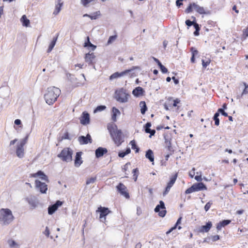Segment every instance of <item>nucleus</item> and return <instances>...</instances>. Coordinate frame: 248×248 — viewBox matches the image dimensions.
I'll return each instance as SVG.
<instances>
[{
  "label": "nucleus",
  "mask_w": 248,
  "mask_h": 248,
  "mask_svg": "<svg viewBox=\"0 0 248 248\" xmlns=\"http://www.w3.org/2000/svg\"><path fill=\"white\" fill-rule=\"evenodd\" d=\"M107 127L113 141L117 146H119L124 141L121 130L118 129L114 123L109 124Z\"/></svg>",
  "instance_id": "f257e3e1"
},
{
  "label": "nucleus",
  "mask_w": 248,
  "mask_h": 248,
  "mask_svg": "<svg viewBox=\"0 0 248 248\" xmlns=\"http://www.w3.org/2000/svg\"><path fill=\"white\" fill-rule=\"evenodd\" d=\"M61 93V90L55 87H50L47 88L44 98L46 102L48 105L53 104L57 99Z\"/></svg>",
  "instance_id": "f03ea898"
},
{
  "label": "nucleus",
  "mask_w": 248,
  "mask_h": 248,
  "mask_svg": "<svg viewBox=\"0 0 248 248\" xmlns=\"http://www.w3.org/2000/svg\"><path fill=\"white\" fill-rule=\"evenodd\" d=\"M14 217L12 211L8 208H2L0 210V221L4 224L10 223L14 219Z\"/></svg>",
  "instance_id": "7ed1b4c3"
},
{
  "label": "nucleus",
  "mask_w": 248,
  "mask_h": 248,
  "mask_svg": "<svg viewBox=\"0 0 248 248\" xmlns=\"http://www.w3.org/2000/svg\"><path fill=\"white\" fill-rule=\"evenodd\" d=\"M193 10H195L197 13L201 15L209 14V12H206L205 9L203 7H201L194 2L189 4L186 9L185 12L186 13H190Z\"/></svg>",
  "instance_id": "20e7f679"
},
{
  "label": "nucleus",
  "mask_w": 248,
  "mask_h": 248,
  "mask_svg": "<svg viewBox=\"0 0 248 248\" xmlns=\"http://www.w3.org/2000/svg\"><path fill=\"white\" fill-rule=\"evenodd\" d=\"M180 103V100L179 98L173 99L172 97H170L167 99V101L164 104V108L166 110H171L174 108L176 110L179 109L178 104Z\"/></svg>",
  "instance_id": "39448f33"
},
{
  "label": "nucleus",
  "mask_w": 248,
  "mask_h": 248,
  "mask_svg": "<svg viewBox=\"0 0 248 248\" xmlns=\"http://www.w3.org/2000/svg\"><path fill=\"white\" fill-rule=\"evenodd\" d=\"M72 151L69 148H64L58 155L63 161L70 162L72 160Z\"/></svg>",
  "instance_id": "423d86ee"
},
{
  "label": "nucleus",
  "mask_w": 248,
  "mask_h": 248,
  "mask_svg": "<svg viewBox=\"0 0 248 248\" xmlns=\"http://www.w3.org/2000/svg\"><path fill=\"white\" fill-rule=\"evenodd\" d=\"M129 96V95L126 93V91L123 88L116 91L115 93V99L121 103L127 102Z\"/></svg>",
  "instance_id": "0eeeda50"
},
{
  "label": "nucleus",
  "mask_w": 248,
  "mask_h": 248,
  "mask_svg": "<svg viewBox=\"0 0 248 248\" xmlns=\"http://www.w3.org/2000/svg\"><path fill=\"white\" fill-rule=\"evenodd\" d=\"M203 190H207V187L203 183H195L185 191V194H188L194 192Z\"/></svg>",
  "instance_id": "6e6552de"
},
{
  "label": "nucleus",
  "mask_w": 248,
  "mask_h": 248,
  "mask_svg": "<svg viewBox=\"0 0 248 248\" xmlns=\"http://www.w3.org/2000/svg\"><path fill=\"white\" fill-rule=\"evenodd\" d=\"M117 191L125 199H129L130 198L129 194L126 186L123 183H120L116 186Z\"/></svg>",
  "instance_id": "1a4fd4ad"
},
{
  "label": "nucleus",
  "mask_w": 248,
  "mask_h": 248,
  "mask_svg": "<svg viewBox=\"0 0 248 248\" xmlns=\"http://www.w3.org/2000/svg\"><path fill=\"white\" fill-rule=\"evenodd\" d=\"M96 212L100 213L99 218L103 222H106V216L110 213L108 208L102 206L99 207Z\"/></svg>",
  "instance_id": "9d476101"
},
{
  "label": "nucleus",
  "mask_w": 248,
  "mask_h": 248,
  "mask_svg": "<svg viewBox=\"0 0 248 248\" xmlns=\"http://www.w3.org/2000/svg\"><path fill=\"white\" fill-rule=\"evenodd\" d=\"M178 176V173H176L170 178L169 182L167 183V186L163 192V195L165 196L170 191L171 187L173 186L175 183Z\"/></svg>",
  "instance_id": "9b49d317"
},
{
  "label": "nucleus",
  "mask_w": 248,
  "mask_h": 248,
  "mask_svg": "<svg viewBox=\"0 0 248 248\" xmlns=\"http://www.w3.org/2000/svg\"><path fill=\"white\" fill-rule=\"evenodd\" d=\"M160 204L157 205L155 209V212H158V215L161 217H164L166 214V211L165 209V204L163 201H160L159 202Z\"/></svg>",
  "instance_id": "f8f14e48"
},
{
  "label": "nucleus",
  "mask_w": 248,
  "mask_h": 248,
  "mask_svg": "<svg viewBox=\"0 0 248 248\" xmlns=\"http://www.w3.org/2000/svg\"><path fill=\"white\" fill-rule=\"evenodd\" d=\"M95 58L96 56L93 52L86 54L84 57L85 61L91 65H93L95 63Z\"/></svg>",
  "instance_id": "ddd939ff"
},
{
  "label": "nucleus",
  "mask_w": 248,
  "mask_h": 248,
  "mask_svg": "<svg viewBox=\"0 0 248 248\" xmlns=\"http://www.w3.org/2000/svg\"><path fill=\"white\" fill-rule=\"evenodd\" d=\"M35 184L36 188L39 190L41 193H46L47 190V185L37 180H35Z\"/></svg>",
  "instance_id": "4468645a"
},
{
  "label": "nucleus",
  "mask_w": 248,
  "mask_h": 248,
  "mask_svg": "<svg viewBox=\"0 0 248 248\" xmlns=\"http://www.w3.org/2000/svg\"><path fill=\"white\" fill-rule=\"evenodd\" d=\"M62 202L60 201H57L56 203L51 206L48 208V212L49 215L53 214L58 208L62 204Z\"/></svg>",
  "instance_id": "2eb2a0df"
},
{
  "label": "nucleus",
  "mask_w": 248,
  "mask_h": 248,
  "mask_svg": "<svg viewBox=\"0 0 248 248\" xmlns=\"http://www.w3.org/2000/svg\"><path fill=\"white\" fill-rule=\"evenodd\" d=\"M25 145V142H21L19 145L17 147L16 150V154L17 156L19 158H22L24 156V152L23 147Z\"/></svg>",
  "instance_id": "dca6fc26"
},
{
  "label": "nucleus",
  "mask_w": 248,
  "mask_h": 248,
  "mask_svg": "<svg viewBox=\"0 0 248 248\" xmlns=\"http://www.w3.org/2000/svg\"><path fill=\"white\" fill-rule=\"evenodd\" d=\"M30 177L34 178L39 177L42 180H45L46 182L48 181L47 176L41 170H39L36 173L31 174Z\"/></svg>",
  "instance_id": "f3484780"
},
{
  "label": "nucleus",
  "mask_w": 248,
  "mask_h": 248,
  "mask_svg": "<svg viewBox=\"0 0 248 248\" xmlns=\"http://www.w3.org/2000/svg\"><path fill=\"white\" fill-rule=\"evenodd\" d=\"M80 123L82 124L86 125L90 123V115L89 114L86 112L82 113V116L80 118Z\"/></svg>",
  "instance_id": "a211bd4d"
},
{
  "label": "nucleus",
  "mask_w": 248,
  "mask_h": 248,
  "mask_svg": "<svg viewBox=\"0 0 248 248\" xmlns=\"http://www.w3.org/2000/svg\"><path fill=\"white\" fill-rule=\"evenodd\" d=\"M231 222V220L226 219L222 220L216 225V228L217 230L220 231L222 228L225 227L227 225H229Z\"/></svg>",
  "instance_id": "6ab92c4d"
},
{
  "label": "nucleus",
  "mask_w": 248,
  "mask_h": 248,
  "mask_svg": "<svg viewBox=\"0 0 248 248\" xmlns=\"http://www.w3.org/2000/svg\"><path fill=\"white\" fill-rule=\"evenodd\" d=\"M212 223L211 221H208L206 225L202 226L199 229L201 232H207L209 231L212 227Z\"/></svg>",
  "instance_id": "aec40b11"
},
{
  "label": "nucleus",
  "mask_w": 248,
  "mask_h": 248,
  "mask_svg": "<svg viewBox=\"0 0 248 248\" xmlns=\"http://www.w3.org/2000/svg\"><path fill=\"white\" fill-rule=\"evenodd\" d=\"M78 140L81 144H87L89 142H92L91 137L89 134H87L86 137L80 136L79 137Z\"/></svg>",
  "instance_id": "412c9836"
},
{
  "label": "nucleus",
  "mask_w": 248,
  "mask_h": 248,
  "mask_svg": "<svg viewBox=\"0 0 248 248\" xmlns=\"http://www.w3.org/2000/svg\"><path fill=\"white\" fill-rule=\"evenodd\" d=\"M144 90L141 87H137L132 91L133 95L136 97L141 96L143 94Z\"/></svg>",
  "instance_id": "4be33fe9"
},
{
  "label": "nucleus",
  "mask_w": 248,
  "mask_h": 248,
  "mask_svg": "<svg viewBox=\"0 0 248 248\" xmlns=\"http://www.w3.org/2000/svg\"><path fill=\"white\" fill-rule=\"evenodd\" d=\"M107 152L108 151L106 148L99 147L95 151V156L97 158L100 157L107 153Z\"/></svg>",
  "instance_id": "5701e85b"
},
{
  "label": "nucleus",
  "mask_w": 248,
  "mask_h": 248,
  "mask_svg": "<svg viewBox=\"0 0 248 248\" xmlns=\"http://www.w3.org/2000/svg\"><path fill=\"white\" fill-rule=\"evenodd\" d=\"M151 126V123H147L145 125V131L147 133H150V137H151L152 136H154L155 133V130H152L150 128Z\"/></svg>",
  "instance_id": "b1692460"
},
{
  "label": "nucleus",
  "mask_w": 248,
  "mask_h": 248,
  "mask_svg": "<svg viewBox=\"0 0 248 248\" xmlns=\"http://www.w3.org/2000/svg\"><path fill=\"white\" fill-rule=\"evenodd\" d=\"M111 119L113 122H116L117 121V116L120 114V111L118 108L113 107Z\"/></svg>",
  "instance_id": "393cba45"
},
{
  "label": "nucleus",
  "mask_w": 248,
  "mask_h": 248,
  "mask_svg": "<svg viewBox=\"0 0 248 248\" xmlns=\"http://www.w3.org/2000/svg\"><path fill=\"white\" fill-rule=\"evenodd\" d=\"M82 163L81 160V154L80 152H78L76 154V158L75 159V166L77 167H79Z\"/></svg>",
  "instance_id": "a878e982"
},
{
  "label": "nucleus",
  "mask_w": 248,
  "mask_h": 248,
  "mask_svg": "<svg viewBox=\"0 0 248 248\" xmlns=\"http://www.w3.org/2000/svg\"><path fill=\"white\" fill-rule=\"evenodd\" d=\"M101 15L100 12L99 11H97L96 12L93 13L92 15H88L87 14H85L83 15V17H89L92 20L96 19L100 16Z\"/></svg>",
  "instance_id": "bb28decb"
},
{
  "label": "nucleus",
  "mask_w": 248,
  "mask_h": 248,
  "mask_svg": "<svg viewBox=\"0 0 248 248\" xmlns=\"http://www.w3.org/2000/svg\"><path fill=\"white\" fill-rule=\"evenodd\" d=\"M165 148L167 151L170 153V154H172L174 152V150L171 146V141L170 140H165Z\"/></svg>",
  "instance_id": "cd10ccee"
},
{
  "label": "nucleus",
  "mask_w": 248,
  "mask_h": 248,
  "mask_svg": "<svg viewBox=\"0 0 248 248\" xmlns=\"http://www.w3.org/2000/svg\"><path fill=\"white\" fill-rule=\"evenodd\" d=\"M145 156L151 162H153L154 161V153L151 149H149L146 151Z\"/></svg>",
  "instance_id": "c85d7f7f"
},
{
  "label": "nucleus",
  "mask_w": 248,
  "mask_h": 248,
  "mask_svg": "<svg viewBox=\"0 0 248 248\" xmlns=\"http://www.w3.org/2000/svg\"><path fill=\"white\" fill-rule=\"evenodd\" d=\"M58 37V34L56 37H54L52 41L51 42L50 44L49 45V46H48V49L47 51V52L48 53H49L50 52H51V50H52V49L53 48V47H54V46L56 44V41L57 40Z\"/></svg>",
  "instance_id": "c756f323"
},
{
  "label": "nucleus",
  "mask_w": 248,
  "mask_h": 248,
  "mask_svg": "<svg viewBox=\"0 0 248 248\" xmlns=\"http://www.w3.org/2000/svg\"><path fill=\"white\" fill-rule=\"evenodd\" d=\"M91 47L93 50H94L96 48V46L92 44L90 41V38L89 36L87 37V41L84 43V47Z\"/></svg>",
  "instance_id": "7c9ffc66"
},
{
  "label": "nucleus",
  "mask_w": 248,
  "mask_h": 248,
  "mask_svg": "<svg viewBox=\"0 0 248 248\" xmlns=\"http://www.w3.org/2000/svg\"><path fill=\"white\" fill-rule=\"evenodd\" d=\"M140 112L142 114H144L147 110V107L145 101H141L140 103Z\"/></svg>",
  "instance_id": "2f4dec72"
},
{
  "label": "nucleus",
  "mask_w": 248,
  "mask_h": 248,
  "mask_svg": "<svg viewBox=\"0 0 248 248\" xmlns=\"http://www.w3.org/2000/svg\"><path fill=\"white\" fill-rule=\"evenodd\" d=\"M21 22L22 23L23 26L25 27H28L30 25V20L27 18L26 15H23L21 18Z\"/></svg>",
  "instance_id": "473e14b6"
},
{
  "label": "nucleus",
  "mask_w": 248,
  "mask_h": 248,
  "mask_svg": "<svg viewBox=\"0 0 248 248\" xmlns=\"http://www.w3.org/2000/svg\"><path fill=\"white\" fill-rule=\"evenodd\" d=\"M136 68V67L133 66L132 68L130 69H126L124 71H122L121 72H119L120 78L125 76L127 75L128 74H130V73L135 69Z\"/></svg>",
  "instance_id": "72a5a7b5"
},
{
  "label": "nucleus",
  "mask_w": 248,
  "mask_h": 248,
  "mask_svg": "<svg viewBox=\"0 0 248 248\" xmlns=\"http://www.w3.org/2000/svg\"><path fill=\"white\" fill-rule=\"evenodd\" d=\"M61 0H59V3L55 6V9L53 12V14L55 15H58L61 10L62 3H61Z\"/></svg>",
  "instance_id": "f704fd0d"
},
{
  "label": "nucleus",
  "mask_w": 248,
  "mask_h": 248,
  "mask_svg": "<svg viewBox=\"0 0 248 248\" xmlns=\"http://www.w3.org/2000/svg\"><path fill=\"white\" fill-rule=\"evenodd\" d=\"M130 144L131 145V148L133 150H135V152L136 153H139V152L140 151V148L137 146V145L136 144V141L135 140H131L130 142Z\"/></svg>",
  "instance_id": "c9c22d12"
},
{
  "label": "nucleus",
  "mask_w": 248,
  "mask_h": 248,
  "mask_svg": "<svg viewBox=\"0 0 248 248\" xmlns=\"http://www.w3.org/2000/svg\"><path fill=\"white\" fill-rule=\"evenodd\" d=\"M131 152V150L130 149V148H127L125 151V152H123V151H122V152H120L118 154V156L120 157H124L126 155L130 154Z\"/></svg>",
  "instance_id": "e433bc0d"
},
{
  "label": "nucleus",
  "mask_w": 248,
  "mask_h": 248,
  "mask_svg": "<svg viewBox=\"0 0 248 248\" xmlns=\"http://www.w3.org/2000/svg\"><path fill=\"white\" fill-rule=\"evenodd\" d=\"M242 37L244 40L248 37V26L243 29L242 31Z\"/></svg>",
  "instance_id": "4c0bfd02"
},
{
  "label": "nucleus",
  "mask_w": 248,
  "mask_h": 248,
  "mask_svg": "<svg viewBox=\"0 0 248 248\" xmlns=\"http://www.w3.org/2000/svg\"><path fill=\"white\" fill-rule=\"evenodd\" d=\"M8 244L10 247H16L17 248L18 245L13 240L10 239L8 241Z\"/></svg>",
  "instance_id": "58836bf2"
},
{
  "label": "nucleus",
  "mask_w": 248,
  "mask_h": 248,
  "mask_svg": "<svg viewBox=\"0 0 248 248\" xmlns=\"http://www.w3.org/2000/svg\"><path fill=\"white\" fill-rule=\"evenodd\" d=\"M118 78H120V73L118 72L114 73L109 77L110 80H112Z\"/></svg>",
  "instance_id": "ea45409f"
},
{
  "label": "nucleus",
  "mask_w": 248,
  "mask_h": 248,
  "mask_svg": "<svg viewBox=\"0 0 248 248\" xmlns=\"http://www.w3.org/2000/svg\"><path fill=\"white\" fill-rule=\"evenodd\" d=\"M132 173L133 174V179L135 181H136L137 178H138V176L139 175V170H138V168L133 169V170L132 171Z\"/></svg>",
  "instance_id": "a19ab883"
},
{
  "label": "nucleus",
  "mask_w": 248,
  "mask_h": 248,
  "mask_svg": "<svg viewBox=\"0 0 248 248\" xmlns=\"http://www.w3.org/2000/svg\"><path fill=\"white\" fill-rule=\"evenodd\" d=\"M117 37V35H114L110 36L109 37V38H108V42H107V44L109 45V44H111L113 42H114L116 40Z\"/></svg>",
  "instance_id": "79ce46f5"
},
{
  "label": "nucleus",
  "mask_w": 248,
  "mask_h": 248,
  "mask_svg": "<svg viewBox=\"0 0 248 248\" xmlns=\"http://www.w3.org/2000/svg\"><path fill=\"white\" fill-rule=\"evenodd\" d=\"M219 113L216 112L214 116V120L215 121V124L216 125H218L219 124V120L218 119Z\"/></svg>",
  "instance_id": "37998d69"
},
{
  "label": "nucleus",
  "mask_w": 248,
  "mask_h": 248,
  "mask_svg": "<svg viewBox=\"0 0 248 248\" xmlns=\"http://www.w3.org/2000/svg\"><path fill=\"white\" fill-rule=\"evenodd\" d=\"M211 62V61L209 59H208L206 61L204 60H202V65L203 68L205 69L206 68V67L210 64Z\"/></svg>",
  "instance_id": "c03bdc74"
},
{
  "label": "nucleus",
  "mask_w": 248,
  "mask_h": 248,
  "mask_svg": "<svg viewBox=\"0 0 248 248\" xmlns=\"http://www.w3.org/2000/svg\"><path fill=\"white\" fill-rule=\"evenodd\" d=\"M243 84L245 86V89L243 90L241 96L248 93V85H247L246 82H243Z\"/></svg>",
  "instance_id": "a18cd8bd"
},
{
  "label": "nucleus",
  "mask_w": 248,
  "mask_h": 248,
  "mask_svg": "<svg viewBox=\"0 0 248 248\" xmlns=\"http://www.w3.org/2000/svg\"><path fill=\"white\" fill-rule=\"evenodd\" d=\"M96 180V177L90 178L86 180V185H88L91 183H93L95 182Z\"/></svg>",
  "instance_id": "49530a36"
},
{
  "label": "nucleus",
  "mask_w": 248,
  "mask_h": 248,
  "mask_svg": "<svg viewBox=\"0 0 248 248\" xmlns=\"http://www.w3.org/2000/svg\"><path fill=\"white\" fill-rule=\"evenodd\" d=\"M106 108L105 106H99L96 108L94 110V112L101 111L105 110Z\"/></svg>",
  "instance_id": "de8ad7c7"
},
{
  "label": "nucleus",
  "mask_w": 248,
  "mask_h": 248,
  "mask_svg": "<svg viewBox=\"0 0 248 248\" xmlns=\"http://www.w3.org/2000/svg\"><path fill=\"white\" fill-rule=\"evenodd\" d=\"M213 204V202L212 201L208 202L204 206V210L206 212H207L209 209L210 208L211 205Z\"/></svg>",
  "instance_id": "09e8293b"
},
{
  "label": "nucleus",
  "mask_w": 248,
  "mask_h": 248,
  "mask_svg": "<svg viewBox=\"0 0 248 248\" xmlns=\"http://www.w3.org/2000/svg\"><path fill=\"white\" fill-rule=\"evenodd\" d=\"M95 0H81V3L84 6H87L88 4Z\"/></svg>",
  "instance_id": "8fccbe9b"
},
{
  "label": "nucleus",
  "mask_w": 248,
  "mask_h": 248,
  "mask_svg": "<svg viewBox=\"0 0 248 248\" xmlns=\"http://www.w3.org/2000/svg\"><path fill=\"white\" fill-rule=\"evenodd\" d=\"M210 239L212 242H216L220 239V236L218 235H212Z\"/></svg>",
  "instance_id": "3c124183"
},
{
  "label": "nucleus",
  "mask_w": 248,
  "mask_h": 248,
  "mask_svg": "<svg viewBox=\"0 0 248 248\" xmlns=\"http://www.w3.org/2000/svg\"><path fill=\"white\" fill-rule=\"evenodd\" d=\"M190 51L192 52V56H195L198 54V51L193 47L190 48Z\"/></svg>",
  "instance_id": "603ef678"
},
{
  "label": "nucleus",
  "mask_w": 248,
  "mask_h": 248,
  "mask_svg": "<svg viewBox=\"0 0 248 248\" xmlns=\"http://www.w3.org/2000/svg\"><path fill=\"white\" fill-rule=\"evenodd\" d=\"M217 112H220L222 115L225 117L228 116L227 113H226L222 108H219L218 109Z\"/></svg>",
  "instance_id": "864d4df0"
},
{
  "label": "nucleus",
  "mask_w": 248,
  "mask_h": 248,
  "mask_svg": "<svg viewBox=\"0 0 248 248\" xmlns=\"http://www.w3.org/2000/svg\"><path fill=\"white\" fill-rule=\"evenodd\" d=\"M160 68L161 72L163 73H167L168 71L167 68H166L164 65H161V66Z\"/></svg>",
  "instance_id": "5fc2aeb1"
},
{
  "label": "nucleus",
  "mask_w": 248,
  "mask_h": 248,
  "mask_svg": "<svg viewBox=\"0 0 248 248\" xmlns=\"http://www.w3.org/2000/svg\"><path fill=\"white\" fill-rule=\"evenodd\" d=\"M194 23L195 22L194 21H191L189 20H186V24L189 27L193 25Z\"/></svg>",
  "instance_id": "6e6d98bb"
},
{
  "label": "nucleus",
  "mask_w": 248,
  "mask_h": 248,
  "mask_svg": "<svg viewBox=\"0 0 248 248\" xmlns=\"http://www.w3.org/2000/svg\"><path fill=\"white\" fill-rule=\"evenodd\" d=\"M69 139V133L68 132H66L63 135L62 137V140L68 139Z\"/></svg>",
  "instance_id": "4d7b16f0"
},
{
  "label": "nucleus",
  "mask_w": 248,
  "mask_h": 248,
  "mask_svg": "<svg viewBox=\"0 0 248 248\" xmlns=\"http://www.w3.org/2000/svg\"><path fill=\"white\" fill-rule=\"evenodd\" d=\"M195 179L197 181L201 182L202 181V175H196L195 176Z\"/></svg>",
  "instance_id": "13d9d810"
},
{
  "label": "nucleus",
  "mask_w": 248,
  "mask_h": 248,
  "mask_svg": "<svg viewBox=\"0 0 248 248\" xmlns=\"http://www.w3.org/2000/svg\"><path fill=\"white\" fill-rule=\"evenodd\" d=\"M175 229H176V226H173V227H171L168 231H167L166 232V234H169Z\"/></svg>",
  "instance_id": "bf43d9fd"
},
{
  "label": "nucleus",
  "mask_w": 248,
  "mask_h": 248,
  "mask_svg": "<svg viewBox=\"0 0 248 248\" xmlns=\"http://www.w3.org/2000/svg\"><path fill=\"white\" fill-rule=\"evenodd\" d=\"M194 27L196 30H200V28L198 23L195 22L193 24Z\"/></svg>",
  "instance_id": "052dcab7"
},
{
  "label": "nucleus",
  "mask_w": 248,
  "mask_h": 248,
  "mask_svg": "<svg viewBox=\"0 0 248 248\" xmlns=\"http://www.w3.org/2000/svg\"><path fill=\"white\" fill-rule=\"evenodd\" d=\"M181 219H182V217H179V218L178 219V220H177V222H176V223L175 225H174V226H176V228H177V226H178L179 224H180V223H181Z\"/></svg>",
  "instance_id": "680f3d73"
},
{
  "label": "nucleus",
  "mask_w": 248,
  "mask_h": 248,
  "mask_svg": "<svg viewBox=\"0 0 248 248\" xmlns=\"http://www.w3.org/2000/svg\"><path fill=\"white\" fill-rule=\"evenodd\" d=\"M15 124L16 125H20L21 124V122L19 119H16L15 121Z\"/></svg>",
  "instance_id": "e2e57ef3"
},
{
  "label": "nucleus",
  "mask_w": 248,
  "mask_h": 248,
  "mask_svg": "<svg viewBox=\"0 0 248 248\" xmlns=\"http://www.w3.org/2000/svg\"><path fill=\"white\" fill-rule=\"evenodd\" d=\"M172 79L174 81V82L175 84H177L179 83V80L176 78L175 77H173L172 78Z\"/></svg>",
  "instance_id": "0e129e2a"
},
{
  "label": "nucleus",
  "mask_w": 248,
  "mask_h": 248,
  "mask_svg": "<svg viewBox=\"0 0 248 248\" xmlns=\"http://www.w3.org/2000/svg\"><path fill=\"white\" fill-rule=\"evenodd\" d=\"M244 212V210H237L236 211V214H238V215H241L242 214H243Z\"/></svg>",
  "instance_id": "69168bd1"
},
{
  "label": "nucleus",
  "mask_w": 248,
  "mask_h": 248,
  "mask_svg": "<svg viewBox=\"0 0 248 248\" xmlns=\"http://www.w3.org/2000/svg\"><path fill=\"white\" fill-rule=\"evenodd\" d=\"M232 10L235 11V12L238 14L239 13V10L237 9V7H236V6L235 5H234L233 7H232Z\"/></svg>",
  "instance_id": "338daca9"
},
{
  "label": "nucleus",
  "mask_w": 248,
  "mask_h": 248,
  "mask_svg": "<svg viewBox=\"0 0 248 248\" xmlns=\"http://www.w3.org/2000/svg\"><path fill=\"white\" fill-rule=\"evenodd\" d=\"M141 244L140 243H138L136 244L135 248H141Z\"/></svg>",
  "instance_id": "774afa93"
}]
</instances>
